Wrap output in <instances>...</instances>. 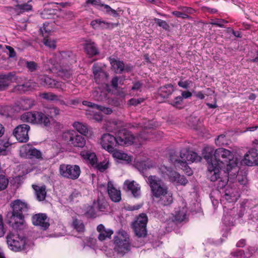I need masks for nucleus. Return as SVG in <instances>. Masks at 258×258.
Segmentation results:
<instances>
[{"label":"nucleus","mask_w":258,"mask_h":258,"mask_svg":"<svg viewBox=\"0 0 258 258\" xmlns=\"http://www.w3.org/2000/svg\"><path fill=\"white\" fill-rule=\"evenodd\" d=\"M204 150L208 152L204 157L208 164V176L209 179L212 181L218 180V188H225L222 201L225 200L228 203L236 202L239 197L237 189L226 185L229 178L234 179L238 173L237 159L233 158L235 152L220 148L216 149L213 155V148L208 147Z\"/></svg>","instance_id":"obj_1"},{"label":"nucleus","mask_w":258,"mask_h":258,"mask_svg":"<svg viewBox=\"0 0 258 258\" xmlns=\"http://www.w3.org/2000/svg\"><path fill=\"white\" fill-rule=\"evenodd\" d=\"M131 248V240L127 232L123 230L116 232L113 238V249L106 250V255L110 258L124 256Z\"/></svg>","instance_id":"obj_2"},{"label":"nucleus","mask_w":258,"mask_h":258,"mask_svg":"<svg viewBox=\"0 0 258 258\" xmlns=\"http://www.w3.org/2000/svg\"><path fill=\"white\" fill-rule=\"evenodd\" d=\"M152 192L154 196L160 199L161 203L168 206L173 202V194L168 190V187L163 183L161 180L155 176L149 177Z\"/></svg>","instance_id":"obj_3"},{"label":"nucleus","mask_w":258,"mask_h":258,"mask_svg":"<svg viewBox=\"0 0 258 258\" xmlns=\"http://www.w3.org/2000/svg\"><path fill=\"white\" fill-rule=\"evenodd\" d=\"M159 172L163 178L168 179L176 186H184L188 182L187 179L183 175H180L176 171L165 166H161L159 168Z\"/></svg>","instance_id":"obj_4"},{"label":"nucleus","mask_w":258,"mask_h":258,"mask_svg":"<svg viewBox=\"0 0 258 258\" xmlns=\"http://www.w3.org/2000/svg\"><path fill=\"white\" fill-rule=\"evenodd\" d=\"M180 157L181 160L176 159L175 155L171 154L170 156V160L171 162L174 165L180 164L182 166L186 167L187 162H200L201 160V157L199 156L197 153L186 149L181 150Z\"/></svg>","instance_id":"obj_5"},{"label":"nucleus","mask_w":258,"mask_h":258,"mask_svg":"<svg viewBox=\"0 0 258 258\" xmlns=\"http://www.w3.org/2000/svg\"><path fill=\"white\" fill-rule=\"evenodd\" d=\"M62 139L68 144L77 148H82L86 145V140L73 130L64 131L62 134Z\"/></svg>","instance_id":"obj_6"},{"label":"nucleus","mask_w":258,"mask_h":258,"mask_svg":"<svg viewBox=\"0 0 258 258\" xmlns=\"http://www.w3.org/2000/svg\"><path fill=\"white\" fill-rule=\"evenodd\" d=\"M116 144L120 146H128L133 144L140 145L144 141V139L140 136L135 137L126 130L120 131L115 137Z\"/></svg>","instance_id":"obj_7"},{"label":"nucleus","mask_w":258,"mask_h":258,"mask_svg":"<svg viewBox=\"0 0 258 258\" xmlns=\"http://www.w3.org/2000/svg\"><path fill=\"white\" fill-rule=\"evenodd\" d=\"M7 241L9 248L14 251H21L25 249L26 239L16 233H9L7 236Z\"/></svg>","instance_id":"obj_8"},{"label":"nucleus","mask_w":258,"mask_h":258,"mask_svg":"<svg viewBox=\"0 0 258 258\" xmlns=\"http://www.w3.org/2000/svg\"><path fill=\"white\" fill-rule=\"evenodd\" d=\"M59 172L63 177L75 180L80 176L81 169L77 165L61 164L59 166Z\"/></svg>","instance_id":"obj_9"},{"label":"nucleus","mask_w":258,"mask_h":258,"mask_svg":"<svg viewBox=\"0 0 258 258\" xmlns=\"http://www.w3.org/2000/svg\"><path fill=\"white\" fill-rule=\"evenodd\" d=\"M132 228L139 237L145 236V214L142 213L132 223Z\"/></svg>","instance_id":"obj_10"},{"label":"nucleus","mask_w":258,"mask_h":258,"mask_svg":"<svg viewBox=\"0 0 258 258\" xmlns=\"http://www.w3.org/2000/svg\"><path fill=\"white\" fill-rule=\"evenodd\" d=\"M20 153L21 156L25 158L42 159L41 152L29 144L22 146L20 148Z\"/></svg>","instance_id":"obj_11"},{"label":"nucleus","mask_w":258,"mask_h":258,"mask_svg":"<svg viewBox=\"0 0 258 258\" xmlns=\"http://www.w3.org/2000/svg\"><path fill=\"white\" fill-rule=\"evenodd\" d=\"M30 129L29 125L20 124L14 129L13 135L19 142H26L29 140L28 131Z\"/></svg>","instance_id":"obj_12"},{"label":"nucleus","mask_w":258,"mask_h":258,"mask_svg":"<svg viewBox=\"0 0 258 258\" xmlns=\"http://www.w3.org/2000/svg\"><path fill=\"white\" fill-rule=\"evenodd\" d=\"M38 81L43 86L54 88L61 90H63L64 87V84L62 82L56 81L46 75L39 76Z\"/></svg>","instance_id":"obj_13"},{"label":"nucleus","mask_w":258,"mask_h":258,"mask_svg":"<svg viewBox=\"0 0 258 258\" xmlns=\"http://www.w3.org/2000/svg\"><path fill=\"white\" fill-rule=\"evenodd\" d=\"M8 223L14 229H18L24 222V216L21 213H17L14 211L9 212L7 215Z\"/></svg>","instance_id":"obj_14"},{"label":"nucleus","mask_w":258,"mask_h":258,"mask_svg":"<svg viewBox=\"0 0 258 258\" xmlns=\"http://www.w3.org/2000/svg\"><path fill=\"white\" fill-rule=\"evenodd\" d=\"M100 144L108 152H113L114 146L116 145L115 137L110 134H104L101 137Z\"/></svg>","instance_id":"obj_15"},{"label":"nucleus","mask_w":258,"mask_h":258,"mask_svg":"<svg viewBox=\"0 0 258 258\" xmlns=\"http://www.w3.org/2000/svg\"><path fill=\"white\" fill-rule=\"evenodd\" d=\"M32 221L33 225L39 226L43 230H46L49 226V219L45 214L34 215L32 217Z\"/></svg>","instance_id":"obj_16"},{"label":"nucleus","mask_w":258,"mask_h":258,"mask_svg":"<svg viewBox=\"0 0 258 258\" xmlns=\"http://www.w3.org/2000/svg\"><path fill=\"white\" fill-rule=\"evenodd\" d=\"M55 61L62 64H69L76 61L74 54L71 52H59L55 55Z\"/></svg>","instance_id":"obj_17"},{"label":"nucleus","mask_w":258,"mask_h":258,"mask_svg":"<svg viewBox=\"0 0 258 258\" xmlns=\"http://www.w3.org/2000/svg\"><path fill=\"white\" fill-rule=\"evenodd\" d=\"M243 163L248 166L258 165V151L255 149L249 150L245 154Z\"/></svg>","instance_id":"obj_18"},{"label":"nucleus","mask_w":258,"mask_h":258,"mask_svg":"<svg viewBox=\"0 0 258 258\" xmlns=\"http://www.w3.org/2000/svg\"><path fill=\"white\" fill-rule=\"evenodd\" d=\"M93 72L95 82L97 84H106L108 77L106 72L96 64L93 65Z\"/></svg>","instance_id":"obj_19"},{"label":"nucleus","mask_w":258,"mask_h":258,"mask_svg":"<svg viewBox=\"0 0 258 258\" xmlns=\"http://www.w3.org/2000/svg\"><path fill=\"white\" fill-rule=\"evenodd\" d=\"M187 208L186 204L182 202L181 206L175 211L174 218L172 219L173 222H181L186 219Z\"/></svg>","instance_id":"obj_20"},{"label":"nucleus","mask_w":258,"mask_h":258,"mask_svg":"<svg viewBox=\"0 0 258 258\" xmlns=\"http://www.w3.org/2000/svg\"><path fill=\"white\" fill-rule=\"evenodd\" d=\"M107 192L110 199L114 202H118L121 200V193L119 189L115 187L112 182L108 181Z\"/></svg>","instance_id":"obj_21"},{"label":"nucleus","mask_w":258,"mask_h":258,"mask_svg":"<svg viewBox=\"0 0 258 258\" xmlns=\"http://www.w3.org/2000/svg\"><path fill=\"white\" fill-rule=\"evenodd\" d=\"M111 152L115 159L119 160L122 163L128 164L132 161L133 157L121 150L113 149V151Z\"/></svg>","instance_id":"obj_22"},{"label":"nucleus","mask_w":258,"mask_h":258,"mask_svg":"<svg viewBox=\"0 0 258 258\" xmlns=\"http://www.w3.org/2000/svg\"><path fill=\"white\" fill-rule=\"evenodd\" d=\"M11 206L14 212L17 213H23L27 212L29 207L26 203L21 200H16L11 203Z\"/></svg>","instance_id":"obj_23"},{"label":"nucleus","mask_w":258,"mask_h":258,"mask_svg":"<svg viewBox=\"0 0 258 258\" xmlns=\"http://www.w3.org/2000/svg\"><path fill=\"white\" fill-rule=\"evenodd\" d=\"M97 230L99 233L98 238L100 241L110 239L113 233L112 230L106 228L103 224L99 225L97 227Z\"/></svg>","instance_id":"obj_24"},{"label":"nucleus","mask_w":258,"mask_h":258,"mask_svg":"<svg viewBox=\"0 0 258 258\" xmlns=\"http://www.w3.org/2000/svg\"><path fill=\"white\" fill-rule=\"evenodd\" d=\"M80 155L86 163L90 164L92 166L96 164L97 158L94 152L88 150H83L81 152Z\"/></svg>","instance_id":"obj_25"},{"label":"nucleus","mask_w":258,"mask_h":258,"mask_svg":"<svg viewBox=\"0 0 258 258\" xmlns=\"http://www.w3.org/2000/svg\"><path fill=\"white\" fill-rule=\"evenodd\" d=\"M110 64L112 69L116 73H121L124 70L128 71L130 70V68L127 66L125 67L123 61L117 60L114 58H110Z\"/></svg>","instance_id":"obj_26"},{"label":"nucleus","mask_w":258,"mask_h":258,"mask_svg":"<svg viewBox=\"0 0 258 258\" xmlns=\"http://www.w3.org/2000/svg\"><path fill=\"white\" fill-rule=\"evenodd\" d=\"M91 25L95 29H109L113 28L116 25L113 23H109L108 22L102 20L101 19L94 20L91 21Z\"/></svg>","instance_id":"obj_27"},{"label":"nucleus","mask_w":258,"mask_h":258,"mask_svg":"<svg viewBox=\"0 0 258 258\" xmlns=\"http://www.w3.org/2000/svg\"><path fill=\"white\" fill-rule=\"evenodd\" d=\"M127 189L130 191L135 198H138L141 195L140 186L134 181L126 180L124 182Z\"/></svg>","instance_id":"obj_28"},{"label":"nucleus","mask_w":258,"mask_h":258,"mask_svg":"<svg viewBox=\"0 0 258 258\" xmlns=\"http://www.w3.org/2000/svg\"><path fill=\"white\" fill-rule=\"evenodd\" d=\"M52 118L41 112H37L36 124L43 125L45 127H50Z\"/></svg>","instance_id":"obj_29"},{"label":"nucleus","mask_w":258,"mask_h":258,"mask_svg":"<svg viewBox=\"0 0 258 258\" xmlns=\"http://www.w3.org/2000/svg\"><path fill=\"white\" fill-rule=\"evenodd\" d=\"M174 91L173 86L168 84L160 87L158 90V95L162 98H168Z\"/></svg>","instance_id":"obj_30"},{"label":"nucleus","mask_w":258,"mask_h":258,"mask_svg":"<svg viewBox=\"0 0 258 258\" xmlns=\"http://www.w3.org/2000/svg\"><path fill=\"white\" fill-rule=\"evenodd\" d=\"M73 126L78 132L84 136H87L89 135H91L92 134L87 125L85 123L76 121L73 124Z\"/></svg>","instance_id":"obj_31"},{"label":"nucleus","mask_w":258,"mask_h":258,"mask_svg":"<svg viewBox=\"0 0 258 258\" xmlns=\"http://www.w3.org/2000/svg\"><path fill=\"white\" fill-rule=\"evenodd\" d=\"M43 38V43L44 44L51 48H55V42L54 40H50L47 38V34L50 32L49 30L46 29L45 27V24H44L43 27L42 28L40 29Z\"/></svg>","instance_id":"obj_32"},{"label":"nucleus","mask_w":258,"mask_h":258,"mask_svg":"<svg viewBox=\"0 0 258 258\" xmlns=\"http://www.w3.org/2000/svg\"><path fill=\"white\" fill-rule=\"evenodd\" d=\"M37 112H27L21 116V120L23 122L36 124Z\"/></svg>","instance_id":"obj_33"},{"label":"nucleus","mask_w":258,"mask_h":258,"mask_svg":"<svg viewBox=\"0 0 258 258\" xmlns=\"http://www.w3.org/2000/svg\"><path fill=\"white\" fill-rule=\"evenodd\" d=\"M82 103L85 106L90 107L92 109H97L106 114H109L112 112V109L110 108H107L102 106H100L88 101H83Z\"/></svg>","instance_id":"obj_34"},{"label":"nucleus","mask_w":258,"mask_h":258,"mask_svg":"<svg viewBox=\"0 0 258 258\" xmlns=\"http://www.w3.org/2000/svg\"><path fill=\"white\" fill-rule=\"evenodd\" d=\"M85 49L89 56H92L98 53L96 44L91 41H86L85 45Z\"/></svg>","instance_id":"obj_35"},{"label":"nucleus","mask_w":258,"mask_h":258,"mask_svg":"<svg viewBox=\"0 0 258 258\" xmlns=\"http://www.w3.org/2000/svg\"><path fill=\"white\" fill-rule=\"evenodd\" d=\"M34 190L35 191V195L37 199L39 201H43L46 197V192L45 186H39L37 185H32Z\"/></svg>","instance_id":"obj_36"},{"label":"nucleus","mask_w":258,"mask_h":258,"mask_svg":"<svg viewBox=\"0 0 258 258\" xmlns=\"http://www.w3.org/2000/svg\"><path fill=\"white\" fill-rule=\"evenodd\" d=\"M35 85L34 83L27 82L24 84L18 85L15 87V90L20 93L24 92L35 88Z\"/></svg>","instance_id":"obj_37"},{"label":"nucleus","mask_w":258,"mask_h":258,"mask_svg":"<svg viewBox=\"0 0 258 258\" xmlns=\"http://www.w3.org/2000/svg\"><path fill=\"white\" fill-rule=\"evenodd\" d=\"M99 10L114 17H117L119 16L116 11L112 9L109 6L104 4H103L101 8H99Z\"/></svg>","instance_id":"obj_38"},{"label":"nucleus","mask_w":258,"mask_h":258,"mask_svg":"<svg viewBox=\"0 0 258 258\" xmlns=\"http://www.w3.org/2000/svg\"><path fill=\"white\" fill-rule=\"evenodd\" d=\"M110 164L109 160L108 158H105L103 161L95 164L94 167L96 168L100 172H104L108 168Z\"/></svg>","instance_id":"obj_39"},{"label":"nucleus","mask_w":258,"mask_h":258,"mask_svg":"<svg viewBox=\"0 0 258 258\" xmlns=\"http://www.w3.org/2000/svg\"><path fill=\"white\" fill-rule=\"evenodd\" d=\"M94 109L90 107V109L86 111L88 118L93 119L96 121H101L102 119V115L100 113L95 112Z\"/></svg>","instance_id":"obj_40"},{"label":"nucleus","mask_w":258,"mask_h":258,"mask_svg":"<svg viewBox=\"0 0 258 258\" xmlns=\"http://www.w3.org/2000/svg\"><path fill=\"white\" fill-rule=\"evenodd\" d=\"M135 166L138 170L143 174L144 176V170L145 167V163L144 160H142L140 156H137L135 161Z\"/></svg>","instance_id":"obj_41"},{"label":"nucleus","mask_w":258,"mask_h":258,"mask_svg":"<svg viewBox=\"0 0 258 258\" xmlns=\"http://www.w3.org/2000/svg\"><path fill=\"white\" fill-rule=\"evenodd\" d=\"M32 6L28 3L17 5L16 6L15 10L17 12L20 13H23L25 12H28L32 9Z\"/></svg>","instance_id":"obj_42"},{"label":"nucleus","mask_w":258,"mask_h":258,"mask_svg":"<svg viewBox=\"0 0 258 258\" xmlns=\"http://www.w3.org/2000/svg\"><path fill=\"white\" fill-rule=\"evenodd\" d=\"M11 144L7 140H3L0 142V155H6L8 151L7 149L10 147Z\"/></svg>","instance_id":"obj_43"},{"label":"nucleus","mask_w":258,"mask_h":258,"mask_svg":"<svg viewBox=\"0 0 258 258\" xmlns=\"http://www.w3.org/2000/svg\"><path fill=\"white\" fill-rule=\"evenodd\" d=\"M58 76L64 80H69L72 76V73L70 70L61 69L58 71Z\"/></svg>","instance_id":"obj_44"},{"label":"nucleus","mask_w":258,"mask_h":258,"mask_svg":"<svg viewBox=\"0 0 258 258\" xmlns=\"http://www.w3.org/2000/svg\"><path fill=\"white\" fill-rule=\"evenodd\" d=\"M217 146H223L228 144V139L225 134L219 135L215 140Z\"/></svg>","instance_id":"obj_45"},{"label":"nucleus","mask_w":258,"mask_h":258,"mask_svg":"<svg viewBox=\"0 0 258 258\" xmlns=\"http://www.w3.org/2000/svg\"><path fill=\"white\" fill-rule=\"evenodd\" d=\"M250 252H246V253L243 252L242 250H238L233 253V255L237 258H248L252 254V252L253 251V249L249 250Z\"/></svg>","instance_id":"obj_46"},{"label":"nucleus","mask_w":258,"mask_h":258,"mask_svg":"<svg viewBox=\"0 0 258 258\" xmlns=\"http://www.w3.org/2000/svg\"><path fill=\"white\" fill-rule=\"evenodd\" d=\"M9 76L0 75V90L5 89L9 85Z\"/></svg>","instance_id":"obj_47"},{"label":"nucleus","mask_w":258,"mask_h":258,"mask_svg":"<svg viewBox=\"0 0 258 258\" xmlns=\"http://www.w3.org/2000/svg\"><path fill=\"white\" fill-rule=\"evenodd\" d=\"M73 225L74 228L79 232H84L85 230L84 224L81 221L77 219L74 220Z\"/></svg>","instance_id":"obj_48"},{"label":"nucleus","mask_w":258,"mask_h":258,"mask_svg":"<svg viewBox=\"0 0 258 258\" xmlns=\"http://www.w3.org/2000/svg\"><path fill=\"white\" fill-rule=\"evenodd\" d=\"M40 96L42 98L49 101H55L56 99H58V96L50 92L42 93L40 95Z\"/></svg>","instance_id":"obj_49"},{"label":"nucleus","mask_w":258,"mask_h":258,"mask_svg":"<svg viewBox=\"0 0 258 258\" xmlns=\"http://www.w3.org/2000/svg\"><path fill=\"white\" fill-rule=\"evenodd\" d=\"M9 180L5 176L0 175V191L5 189L8 186Z\"/></svg>","instance_id":"obj_50"},{"label":"nucleus","mask_w":258,"mask_h":258,"mask_svg":"<svg viewBox=\"0 0 258 258\" xmlns=\"http://www.w3.org/2000/svg\"><path fill=\"white\" fill-rule=\"evenodd\" d=\"M182 101V97L181 96H177L174 98L171 104L177 108H181Z\"/></svg>","instance_id":"obj_51"},{"label":"nucleus","mask_w":258,"mask_h":258,"mask_svg":"<svg viewBox=\"0 0 258 258\" xmlns=\"http://www.w3.org/2000/svg\"><path fill=\"white\" fill-rule=\"evenodd\" d=\"M47 113L50 114V117L55 116L59 114V109L56 107H52L48 108Z\"/></svg>","instance_id":"obj_52"},{"label":"nucleus","mask_w":258,"mask_h":258,"mask_svg":"<svg viewBox=\"0 0 258 258\" xmlns=\"http://www.w3.org/2000/svg\"><path fill=\"white\" fill-rule=\"evenodd\" d=\"M49 127H53L55 131L59 130L63 128V125L60 122L56 121L53 119H51V123Z\"/></svg>","instance_id":"obj_53"},{"label":"nucleus","mask_w":258,"mask_h":258,"mask_svg":"<svg viewBox=\"0 0 258 258\" xmlns=\"http://www.w3.org/2000/svg\"><path fill=\"white\" fill-rule=\"evenodd\" d=\"M26 67L31 72L36 70L38 68L37 63L34 61H27L26 62Z\"/></svg>","instance_id":"obj_54"},{"label":"nucleus","mask_w":258,"mask_h":258,"mask_svg":"<svg viewBox=\"0 0 258 258\" xmlns=\"http://www.w3.org/2000/svg\"><path fill=\"white\" fill-rule=\"evenodd\" d=\"M87 4H91L93 6L96 7L99 10V8H101L103 3L101 2V0H87Z\"/></svg>","instance_id":"obj_55"},{"label":"nucleus","mask_w":258,"mask_h":258,"mask_svg":"<svg viewBox=\"0 0 258 258\" xmlns=\"http://www.w3.org/2000/svg\"><path fill=\"white\" fill-rule=\"evenodd\" d=\"M225 21L222 19H217V20H211L210 23L213 25H216L220 27H224V23Z\"/></svg>","instance_id":"obj_56"},{"label":"nucleus","mask_w":258,"mask_h":258,"mask_svg":"<svg viewBox=\"0 0 258 258\" xmlns=\"http://www.w3.org/2000/svg\"><path fill=\"white\" fill-rule=\"evenodd\" d=\"M233 219V218L231 216H229L228 215H224V217L223 218V221L225 225L227 226H230L231 225H232Z\"/></svg>","instance_id":"obj_57"},{"label":"nucleus","mask_w":258,"mask_h":258,"mask_svg":"<svg viewBox=\"0 0 258 258\" xmlns=\"http://www.w3.org/2000/svg\"><path fill=\"white\" fill-rule=\"evenodd\" d=\"M191 83L190 81L186 80L183 81L181 80L178 82V85L183 89H187Z\"/></svg>","instance_id":"obj_58"},{"label":"nucleus","mask_w":258,"mask_h":258,"mask_svg":"<svg viewBox=\"0 0 258 258\" xmlns=\"http://www.w3.org/2000/svg\"><path fill=\"white\" fill-rule=\"evenodd\" d=\"M144 205L143 203H142L140 204H137L136 205L134 206H128L126 207V210L128 211H135V210H138L139 209H140L141 207H143Z\"/></svg>","instance_id":"obj_59"},{"label":"nucleus","mask_w":258,"mask_h":258,"mask_svg":"<svg viewBox=\"0 0 258 258\" xmlns=\"http://www.w3.org/2000/svg\"><path fill=\"white\" fill-rule=\"evenodd\" d=\"M143 101V99L133 98L129 100L128 104L130 105H137Z\"/></svg>","instance_id":"obj_60"},{"label":"nucleus","mask_w":258,"mask_h":258,"mask_svg":"<svg viewBox=\"0 0 258 258\" xmlns=\"http://www.w3.org/2000/svg\"><path fill=\"white\" fill-rule=\"evenodd\" d=\"M172 14L178 18H186L188 17L187 14L178 11H174L172 12Z\"/></svg>","instance_id":"obj_61"},{"label":"nucleus","mask_w":258,"mask_h":258,"mask_svg":"<svg viewBox=\"0 0 258 258\" xmlns=\"http://www.w3.org/2000/svg\"><path fill=\"white\" fill-rule=\"evenodd\" d=\"M5 229L4 228L2 216L0 215V237L3 236L5 234Z\"/></svg>","instance_id":"obj_62"},{"label":"nucleus","mask_w":258,"mask_h":258,"mask_svg":"<svg viewBox=\"0 0 258 258\" xmlns=\"http://www.w3.org/2000/svg\"><path fill=\"white\" fill-rule=\"evenodd\" d=\"M156 21L158 25L162 27L164 29H167L168 27V25L165 21L160 19H157Z\"/></svg>","instance_id":"obj_63"},{"label":"nucleus","mask_w":258,"mask_h":258,"mask_svg":"<svg viewBox=\"0 0 258 258\" xmlns=\"http://www.w3.org/2000/svg\"><path fill=\"white\" fill-rule=\"evenodd\" d=\"M192 96V94L188 91H182L181 93V96L182 97V99H187L190 98Z\"/></svg>","instance_id":"obj_64"}]
</instances>
